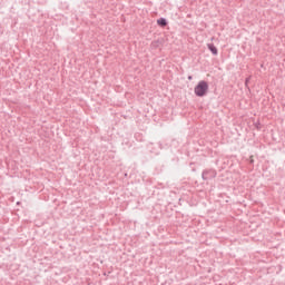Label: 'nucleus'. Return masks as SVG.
Listing matches in <instances>:
<instances>
[{
	"mask_svg": "<svg viewBox=\"0 0 285 285\" xmlns=\"http://www.w3.org/2000/svg\"><path fill=\"white\" fill-rule=\"evenodd\" d=\"M256 128H257V130H259V122H258V124H256Z\"/></svg>",
	"mask_w": 285,
	"mask_h": 285,
	"instance_id": "obj_7",
	"label": "nucleus"
},
{
	"mask_svg": "<svg viewBox=\"0 0 285 285\" xmlns=\"http://www.w3.org/2000/svg\"><path fill=\"white\" fill-rule=\"evenodd\" d=\"M157 23L160 26V28H166V26H168V22L164 18L158 19Z\"/></svg>",
	"mask_w": 285,
	"mask_h": 285,
	"instance_id": "obj_4",
	"label": "nucleus"
},
{
	"mask_svg": "<svg viewBox=\"0 0 285 285\" xmlns=\"http://www.w3.org/2000/svg\"><path fill=\"white\" fill-rule=\"evenodd\" d=\"M215 177H217V173L213 169L203 173V179H205V181L208 179H215Z\"/></svg>",
	"mask_w": 285,
	"mask_h": 285,
	"instance_id": "obj_2",
	"label": "nucleus"
},
{
	"mask_svg": "<svg viewBox=\"0 0 285 285\" xmlns=\"http://www.w3.org/2000/svg\"><path fill=\"white\" fill-rule=\"evenodd\" d=\"M189 81L193 79V76H188Z\"/></svg>",
	"mask_w": 285,
	"mask_h": 285,
	"instance_id": "obj_8",
	"label": "nucleus"
},
{
	"mask_svg": "<svg viewBox=\"0 0 285 285\" xmlns=\"http://www.w3.org/2000/svg\"><path fill=\"white\" fill-rule=\"evenodd\" d=\"M150 46H151V48H154V49L159 48V40L153 41Z\"/></svg>",
	"mask_w": 285,
	"mask_h": 285,
	"instance_id": "obj_5",
	"label": "nucleus"
},
{
	"mask_svg": "<svg viewBox=\"0 0 285 285\" xmlns=\"http://www.w3.org/2000/svg\"><path fill=\"white\" fill-rule=\"evenodd\" d=\"M194 92L196 97H206L208 94V82L206 80H202L195 87Z\"/></svg>",
	"mask_w": 285,
	"mask_h": 285,
	"instance_id": "obj_1",
	"label": "nucleus"
},
{
	"mask_svg": "<svg viewBox=\"0 0 285 285\" xmlns=\"http://www.w3.org/2000/svg\"><path fill=\"white\" fill-rule=\"evenodd\" d=\"M250 81V77L246 78L245 86L248 87V82Z\"/></svg>",
	"mask_w": 285,
	"mask_h": 285,
	"instance_id": "obj_6",
	"label": "nucleus"
},
{
	"mask_svg": "<svg viewBox=\"0 0 285 285\" xmlns=\"http://www.w3.org/2000/svg\"><path fill=\"white\" fill-rule=\"evenodd\" d=\"M207 48H208V50H210L212 55H215V56L218 55L217 47H215V45L208 43Z\"/></svg>",
	"mask_w": 285,
	"mask_h": 285,
	"instance_id": "obj_3",
	"label": "nucleus"
}]
</instances>
